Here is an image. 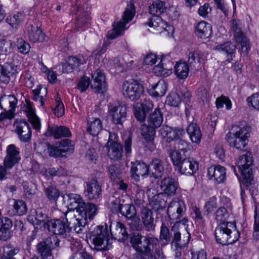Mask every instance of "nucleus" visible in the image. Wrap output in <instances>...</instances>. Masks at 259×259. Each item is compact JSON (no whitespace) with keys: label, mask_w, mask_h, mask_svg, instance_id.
<instances>
[{"label":"nucleus","mask_w":259,"mask_h":259,"mask_svg":"<svg viewBox=\"0 0 259 259\" xmlns=\"http://www.w3.org/2000/svg\"><path fill=\"white\" fill-rule=\"evenodd\" d=\"M210 25L205 21H201L195 27V34L200 38H206L210 34Z\"/></svg>","instance_id":"obj_39"},{"label":"nucleus","mask_w":259,"mask_h":259,"mask_svg":"<svg viewBox=\"0 0 259 259\" xmlns=\"http://www.w3.org/2000/svg\"><path fill=\"white\" fill-rule=\"evenodd\" d=\"M50 232L56 235H59L70 241L72 237L70 234V228L67 224L60 219L49 221L46 228Z\"/></svg>","instance_id":"obj_11"},{"label":"nucleus","mask_w":259,"mask_h":259,"mask_svg":"<svg viewBox=\"0 0 259 259\" xmlns=\"http://www.w3.org/2000/svg\"><path fill=\"white\" fill-rule=\"evenodd\" d=\"M215 49L220 53L225 55L227 58L226 61L228 62H230L233 60V58L235 57L236 46L230 41L217 45Z\"/></svg>","instance_id":"obj_24"},{"label":"nucleus","mask_w":259,"mask_h":259,"mask_svg":"<svg viewBox=\"0 0 259 259\" xmlns=\"http://www.w3.org/2000/svg\"><path fill=\"white\" fill-rule=\"evenodd\" d=\"M135 14V10L134 5L133 4L128 5L122 16L123 21H120L117 23H114L112 30L108 32L107 37L109 39H114L119 36L122 31L124 29L126 24L133 19Z\"/></svg>","instance_id":"obj_9"},{"label":"nucleus","mask_w":259,"mask_h":259,"mask_svg":"<svg viewBox=\"0 0 259 259\" xmlns=\"http://www.w3.org/2000/svg\"><path fill=\"white\" fill-rule=\"evenodd\" d=\"M163 120V114L160 109L157 108L154 111L151 113L147 119V123L149 125L155 128L160 126Z\"/></svg>","instance_id":"obj_34"},{"label":"nucleus","mask_w":259,"mask_h":259,"mask_svg":"<svg viewBox=\"0 0 259 259\" xmlns=\"http://www.w3.org/2000/svg\"><path fill=\"white\" fill-rule=\"evenodd\" d=\"M140 218L146 231H151L154 230L155 227V220L151 209L147 207L142 208Z\"/></svg>","instance_id":"obj_21"},{"label":"nucleus","mask_w":259,"mask_h":259,"mask_svg":"<svg viewBox=\"0 0 259 259\" xmlns=\"http://www.w3.org/2000/svg\"><path fill=\"white\" fill-rule=\"evenodd\" d=\"M250 136L249 127L235 125L226 135V140L231 147L241 150L247 145Z\"/></svg>","instance_id":"obj_3"},{"label":"nucleus","mask_w":259,"mask_h":259,"mask_svg":"<svg viewBox=\"0 0 259 259\" xmlns=\"http://www.w3.org/2000/svg\"><path fill=\"white\" fill-rule=\"evenodd\" d=\"M131 171L132 178L138 181L141 176H145L149 171V166L142 161L132 162Z\"/></svg>","instance_id":"obj_26"},{"label":"nucleus","mask_w":259,"mask_h":259,"mask_svg":"<svg viewBox=\"0 0 259 259\" xmlns=\"http://www.w3.org/2000/svg\"><path fill=\"white\" fill-rule=\"evenodd\" d=\"M108 174L111 180L113 182L120 180L121 179L120 170L115 165H110L109 167Z\"/></svg>","instance_id":"obj_60"},{"label":"nucleus","mask_w":259,"mask_h":259,"mask_svg":"<svg viewBox=\"0 0 259 259\" xmlns=\"http://www.w3.org/2000/svg\"><path fill=\"white\" fill-rule=\"evenodd\" d=\"M93 83L91 84V87L96 90V92L100 93L105 88V77L104 74L100 69H97L92 75Z\"/></svg>","instance_id":"obj_29"},{"label":"nucleus","mask_w":259,"mask_h":259,"mask_svg":"<svg viewBox=\"0 0 259 259\" xmlns=\"http://www.w3.org/2000/svg\"><path fill=\"white\" fill-rule=\"evenodd\" d=\"M21 159L19 149L14 144L7 146V154L4 160L5 167L12 168Z\"/></svg>","instance_id":"obj_16"},{"label":"nucleus","mask_w":259,"mask_h":259,"mask_svg":"<svg viewBox=\"0 0 259 259\" xmlns=\"http://www.w3.org/2000/svg\"><path fill=\"white\" fill-rule=\"evenodd\" d=\"M45 193L47 198L50 200H56L60 196L59 190L53 186L46 188Z\"/></svg>","instance_id":"obj_56"},{"label":"nucleus","mask_w":259,"mask_h":259,"mask_svg":"<svg viewBox=\"0 0 259 259\" xmlns=\"http://www.w3.org/2000/svg\"><path fill=\"white\" fill-rule=\"evenodd\" d=\"M16 45L19 52L21 54H26L30 51V45L23 38H18Z\"/></svg>","instance_id":"obj_54"},{"label":"nucleus","mask_w":259,"mask_h":259,"mask_svg":"<svg viewBox=\"0 0 259 259\" xmlns=\"http://www.w3.org/2000/svg\"><path fill=\"white\" fill-rule=\"evenodd\" d=\"M249 105L257 110H259V93L253 94L247 99Z\"/></svg>","instance_id":"obj_64"},{"label":"nucleus","mask_w":259,"mask_h":259,"mask_svg":"<svg viewBox=\"0 0 259 259\" xmlns=\"http://www.w3.org/2000/svg\"><path fill=\"white\" fill-rule=\"evenodd\" d=\"M167 91V85L163 80H160L157 83L152 85L149 90L150 95L155 97L164 96Z\"/></svg>","instance_id":"obj_37"},{"label":"nucleus","mask_w":259,"mask_h":259,"mask_svg":"<svg viewBox=\"0 0 259 259\" xmlns=\"http://www.w3.org/2000/svg\"><path fill=\"white\" fill-rule=\"evenodd\" d=\"M189 71L188 64L185 62H178L175 66V72L178 77L181 79L187 77Z\"/></svg>","instance_id":"obj_42"},{"label":"nucleus","mask_w":259,"mask_h":259,"mask_svg":"<svg viewBox=\"0 0 259 259\" xmlns=\"http://www.w3.org/2000/svg\"><path fill=\"white\" fill-rule=\"evenodd\" d=\"M89 211H83L81 213L76 214L72 211H67L63 213V219L65 220L68 226L70 228V234L72 231L76 233H80L87 224V220H91L95 215L90 216Z\"/></svg>","instance_id":"obj_5"},{"label":"nucleus","mask_w":259,"mask_h":259,"mask_svg":"<svg viewBox=\"0 0 259 259\" xmlns=\"http://www.w3.org/2000/svg\"><path fill=\"white\" fill-rule=\"evenodd\" d=\"M253 160L250 152H246L240 156L237 165L242 176V183L247 189L253 184L254 179L252 169Z\"/></svg>","instance_id":"obj_4"},{"label":"nucleus","mask_w":259,"mask_h":259,"mask_svg":"<svg viewBox=\"0 0 259 259\" xmlns=\"http://www.w3.org/2000/svg\"><path fill=\"white\" fill-rule=\"evenodd\" d=\"M240 237L235 223L227 222L220 224L215 230V237L218 243L223 245L232 244Z\"/></svg>","instance_id":"obj_2"},{"label":"nucleus","mask_w":259,"mask_h":259,"mask_svg":"<svg viewBox=\"0 0 259 259\" xmlns=\"http://www.w3.org/2000/svg\"><path fill=\"white\" fill-rule=\"evenodd\" d=\"M68 206L69 211L76 213H81L83 211H89L90 216L96 215L97 211V206L93 203H85L81 196L77 194L71 193L68 195Z\"/></svg>","instance_id":"obj_7"},{"label":"nucleus","mask_w":259,"mask_h":259,"mask_svg":"<svg viewBox=\"0 0 259 259\" xmlns=\"http://www.w3.org/2000/svg\"><path fill=\"white\" fill-rule=\"evenodd\" d=\"M54 113L58 117H62L65 113V109L63 102L58 95L55 98V108Z\"/></svg>","instance_id":"obj_53"},{"label":"nucleus","mask_w":259,"mask_h":259,"mask_svg":"<svg viewBox=\"0 0 259 259\" xmlns=\"http://www.w3.org/2000/svg\"><path fill=\"white\" fill-rule=\"evenodd\" d=\"M207 175L210 180L217 184L223 183L226 177V169L220 165H211L208 169Z\"/></svg>","instance_id":"obj_18"},{"label":"nucleus","mask_w":259,"mask_h":259,"mask_svg":"<svg viewBox=\"0 0 259 259\" xmlns=\"http://www.w3.org/2000/svg\"><path fill=\"white\" fill-rule=\"evenodd\" d=\"M120 209V213L127 219H133L136 216L137 211L135 206L133 204H122Z\"/></svg>","instance_id":"obj_43"},{"label":"nucleus","mask_w":259,"mask_h":259,"mask_svg":"<svg viewBox=\"0 0 259 259\" xmlns=\"http://www.w3.org/2000/svg\"><path fill=\"white\" fill-rule=\"evenodd\" d=\"M234 36L236 42L241 45V53L244 56H247L250 49L249 40L246 37L244 33L240 30L238 31H235Z\"/></svg>","instance_id":"obj_28"},{"label":"nucleus","mask_w":259,"mask_h":259,"mask_svg":"<svg viewBox=\"0 0 259 259\" xmlns=\"http://www.w3.org/2000/svg\"><path fill=\"white\" fill-rule=\"evenodd\" d=\"M58 147L60 149L63 156H64V153L67 151H73L74 149L73 146L71 145V141L67 139L60 142Z\"/></svg>","instance_id":"obj_59"},{"label":"nucleus","mask_w":259,"mask_h":259,"mask_svg":"<svg viewBox=\"0 0 259 259\" xmlns=\"http://www.w3.org/2000/svg\"><path fill=\"white\" fill-rule=\"evenodd\" d=\"M27 116L34 130L39 131L41 128L40 121L32 109H30Z\"/></svg>","instance_id":"obj_45"},{"label":"nucleus","mask_w":259,"mask_h":259,"mask_svg":"<svg viewBox=\"0 0 259 259\" xmlns=\"http://www.w3.org/2000/svg\"><path fill=\"white\" fill-rule=\"evenodd\" d=\"M108 149V155L111 159L118 160L123 156V147L119 144H113L111 145L106 146Z\"/></svg>","instance_id":"obj_33"},{"label":"nucleus","mask_w":259,"mask_h":259,"mask_svg":"<svg viewBox=\"0 0 259 259\" xmlns=\"http://www.w3.org/2000/svg\"><path fill=\"white\" fill-rule=\"evenodd\" d=\"M23 15L21 13H17L14 14L12 16H10L7 18L8 22L13 27H16L23 20Z\"/></svg>","instance_id":"obj_58"},{"label":"nucleus","mask_w":259,"mask_h":259,"mask_svg":"<svg viewBox=\"0 0 259 259\" xmlns=\"http://www.w3.org/2000/svg\"><path fill=\"white\" fill-rule=\"evenodd\" d=\"M102 193L101 185L97 179H92L85 182L84 193L91 200L99 199Z\"/></svg>","instance_id":"obj_14"},{"label":"nucleus","mask_w":259,"mask_h":259,"mask_svg":"<svg viewBox=\"0 0 259 259\" xmlns=\"http://www.w3.org/2000/svg\"><path fill=\"white\" fill-rule=\"evenodd\" d=\"M14 127L15 133L21 142L26 143L30 140L31 129L27 121L22 119H17L14 122Z\"/></svg>","instance_id":"obj_13"},{"label":"nucleus","mask_w":259,"mask_h":259,"mask_svg":"<svg viewBox=\"0 0 259 259\" xmlns=\"http://www.w3.org/2000/svg\"><path fill=\"white\" fill-rule=\"evenodd\" d=\"M19 251V249L17 247L8 245L5 248L2 259H15L14 256L17 254Z\"/></svg>","instance_id":"obj_50"},{"label":"nucleus","mask_w":259,"mask_h":259,"mask_svg":"<svg viewBox=\"0 0 259 259\" xmlns=\"http://www.w3.org/2000/svg\"><path fill=\"white\" fill-rule=\"evenodd\" d=\"M216 107L218 109L222 108L224 104L226 105L227 110H230L232 108V103L228 97L222 96L217 99L215 101Z\"/></svg>","instance_id":"obj_52"},{"label":"nucleus","mask_w":259,"mask_h":259,"mask_svg":"<svg viewBox=\"0 0 259 259\" xmlns=\"http://www.w3.org/2000/svg\"><path fill=\"white\" fill-rule=\"evenodd\" d=\"M130 243L138 254L155 255L158 259H165L159 248L158 240L154 237L134 232L131 235Z\"/></svg>","instance_id":"obj_1"},{"label":"nucleus","mask_w":259,"mask_h":259,"mask_svg":"<svg viewBox=\"0 0 259 259\" xmlns=\"http://www.w3.org/2000/svg\"><path fill=\"white\" fill-rule=\"evenodd\" d=\"M181 153V151H179V150L174 148H172L169 150V154L171 160L174 165L177 167L181 163L182 159L184 155V154H182Z\"/></svg>","instance_id":"obj_47"},{"label":"nucleus","mask_w":259,"mask_h":259,"mask_svg":"<svg viewBox=\"0 0 259 259\" xmlns=\"http://www.w3.org/2000/svg\"><path fill=\"white\" fill-rule=\"evenodd\" d=\"M253 238L257 241L259 240V210L255 208L254 210V222L253 227Z\"/></svg>","instance_id":"obj_63"},{"label":"nucleus","mask_w":259,"mask_h":259,"mask_svg":"<svg viewBox=\"0 0 259 259\" xmlns=\"http://www.w3.org/2000/svg\"><path fill=\"white\" fill-rule=\"evenodd\" d=\"M27 33L29 40L34 42L42 41L45 38V34L37 26L32 25L28 26Z\"/></svg>","instance_id":"obj_32"},{"label":"nucleus","mask_w":259,"mask_h":259,"mask_svg":"<svg viewBox=\"0 0 259 259\" xmlns=\"http://www.w3.org/2000/svg\"><path fill=\"white\" fill-rule=\"evenodd\" d=\"M173 148L179 150V151H181L184 154L185 152L190 150L192 148V146L190 144H188L185 141L180 140L175 142V146Z\"/></svg>","instance_id":"obj_55"},{"label":"nucleus","mask_w":259,"mask_h":259,"mask_svg":"<svg viewBox=\"0 0 259 259\" xmlns=\"http://www.w3.org/2000/svg\"><path fill=\"white\" fill-rule=\"evenodd\" d=\"M8 202V213L10 216L22 215L27 212L25 202L21 200L9 199Z\"/></svg>","instance_id":"obj_17"},{"label":"nucleus","mask_w":259,"mask_h":259,"mask_svg":"<svg viewBox=\"0 0 259 259\" xmlns=\"http://www.w3.org/2000/svg\"><path fill=\"white\" fill-rule=\"evenodd\" d=\"M12 222L7 217L0 219V240L6 241L11 236Z\"/></svg>","instance_id":"obj_27"},{"label":"nucleus","mask_w":259,"mask_h":259,"mask_svg":"<svg viewBox=\"0 0 259 259\" xmlns=\"http://www.w3.org/2000/svg\"><path fill=\"white\" fill-rule=\"evenodd\" d=\"M91 238L98 249L107 250L111 247L112 239L106 225L96 226L91 232Z\"/></svg>","instance_id":"obj_6"},{"label":"nucleus","mask_w":259,"mask_h":259,"mask_svg":"<svg viewBox=\"0 0 259 259\" xmlns=\"http://www.w3.org/2000/svg\"><path fill=\"white\" fill-rule=\"evenodd\" d=\"M46 177H61L66 175V170L62 167H50L45 170V174Z\"/></svg>","instance_id":"obj_48"},{"label":"nucleus","mask_w":259,"mask_h":259,"mask_svg":"<svg viewBox=\"0 0 259 259\" xmlns=\"http://www.w3.org/2000/svg\"><path fill=\"white\" fill-rule=\"evenodd\" d=\"M165 3L161 0H156L149 7V12L153 16L159 17L164 12L166 7Z\"/></svg>","instance_id":"obj_40"},{"label":"nucleus","mask_w":259,"mask_h":259,"mask_svg":"<svg viewBox=\"0 0 259 259\" xmlns=\"http://www.w3.org/2000/svg\"><path fill=\"white\" fill-rule=\"evenodd\" d=\"M45 135L53 136L54 138L57 139L62 137H70L71 136V133L67 127L53 125L48 126Z\"/></svg>","instance_id":"obj_22"},{"label":"nucleus","mask_w":259,"mask_h":259,"mask_svg":"<svg viewBox=\"0 0 259 259\" xmlns=\"http://www.w3.org/2000/svg\"><path fill=\"white\" fill-rule=\"evenodd\" d=\"M52 248L44 241L38 243L37 245V250L40 255V257L46 258L50 256L52 253Z\"/></svg>","instance_id":"obj_44"},{"label":"nucleus","mask_w":259,"mask_h":259,"mask_svg":"<svg viewBox=\"0 0 259 259\" xmlns=\"http://www.w3.org/2000/svg\"><path fill=\"white\" fill-rule=\"evenodd\" d=\"M163 194H159L153 196L150 202L152 208L156 212L160 213L166 205V201L163 198Z\"/></svg>","instance_id":"obj_36"},{"label":"nucleus","mask_w":259,"mask_h":259,"mask_svg":"<svg viewBox=\"0 0 259 259\" xmlns=\"http://www.w3.org/2000/svg\"><path fill=\"white\" fill-rule=\"evenodd\" d=\"M141 133L142 137L147 141V142H152L154 138L155 135V128L150 126L148 124H143L141 125Z\"/></svg>","instance_id":"obj_38"},{"label":"nucleus","mask_w":259,"mask_h":259,"mask_svg":"<svg viewBox=\"0 0 259 259\" xmlns=\"http://www.w3.org/2000/svg\"><path fill=\"white\" fill-rule=\"evenodd\" d=\"M18 102V99L14 95H5L0 98V108L4 111L14 113Z\"/></svg>","instance_id":"obj_23"},{"label":"nucleus","mask_w":259,"mask_h":259,"mask_svg":"<svg viewBox=\"0 0 259 259\" xmlns=\"http://www.w3.org/2000/svg\"><path fill=\"white\" fill-rule=\"evenodd\" d=\"M145 25H148L150 27H153L154 29L161 33L164 31H173L172 27L168 25L167 22L163 21L162 19L157 16H153L149 19L148 21L145 23Z\"/></svg>","instance_id":"obj_20"},{"label":"nucleus","mask_w":259,"mask_h":259,"mask_svg":"<svg viewBox=\"0 0 259 259\" xmlns=\"http://www.w3.org/2000/svg\"><path fill=\"white\" fill-rule=\"evenodd\" d=\"M194 161L193 158H187L184 159L178 167L180 171L186 175H193Z\"/></svg>","instance_id":"obj_35"},{"label":"nucleus","mask_w":259,"mask_h":259,"mask_svg":"<svg viewBox=\"0 0 259 259\" xmlns=\"http://www.w3.org/2000/svg\"><path fill=\"white\" fill-rule=\"evenodd\" d=\"M229 214L224 207L218 209L215 212V219L220 224L226 223V220L228 218Z\"/></svg>","instance_id":"obj_61"},{"label":"nucleus","mask_w":259,"mask_h":259,"mask_svg":"<svg viewBox=\"0 0 259 259\" xmlns=\"http://www.w3.org/2000/svg\"><path fill=\"white\" fill-rule=\"evenodd\" d=\"M12 50V42L10 40L3 39L0 40V55H7Z\"/></svg>","instance_id":"obj_49"},{"label":"nucleus","mask_w":259,"mask_h":259,"mask_svg":"<svg viewBox=\"0 0 259 259\" xmlns=\"http://www.w3.org/2000/svg\"><path fill=\"white\" fill-rule=\"evenodd\" d=\"M110 234L112 236H115V238H118L120 241H124L128 236V233L126 228L123 224L118 222L116 225L115 232H112L110 230Z\"/></svg>","instance_id":"obj_41"},{"label":"nucleus","mask_w":259,"mask_h":259,"mask_svg":"<svg viewBox=\"0 0 259 259\" xmlns=\"http://www.w3.org/2000/svg\"><path fill=\"white\" fill-rule=\"evenodd\" d=\"M178 187L177 181L170 177H167L161 182L160 189L162 193L168 196L174 195Z\"/></svg>","instance_id":"obj_25"},{"label":"nucleus","mask_w":259,"mask_h":259,"mask_svg":"<svg viewBox=\"0 0 259 259\" xmlns=\"http://www.w3.org/2000/svg\"><path fill=\"white\" fill-rule=\"evenodd\" d=\"M149 172L156 178L161 177L164 172V162L159 158H154L149 164Z\"/></svg>","instance_id":"obj_30"},{"label":"nucleus","mask_w":259,"mask_h":259,"mask_svg":"<svg viewBox=\"0 0 259 259\" xmlns=\"http://www.w3.org/2000/svg\"><path fill=\"white\" fill-rule=\"evenodd\" d=\"M190 234L187 232V239L183 241L182 243L181 240V233L179 232H176L174 234V238L172 239V245H174L176 249L182 248L187 245L190 241Z\"/></svg>","instance_id":"obj_46"},{"label":"nucleus","mask_w":259,"mask_h":259,"mask_svg":"<svg viewBox=\"0 0 259 259\" xmlns=\"http://www.w3.org/2000/svg\"><path fill=\"white\" fill-rule=\"evenodd\" d=\"M2 66L4 68L3 69L7 72L10 78L18 73L17 66L12 62L6 63Z\"/></svg>","instance_id":"obj_57"},{"label":"nucleus","mask_w":259,"mask_h":259,"mask_svg":"<svg viewBox=\"0 0 259 259\" xmlns=\"http://www.w3.org/2000/svg\"><path fill=\"white\" fill-rule=\"evenodd\" d=\"M108 113L114 123L121 124L126 115V107L119 101H113L108 105Z\"/></svg>","instance_id":"obj_10"},{"label":"nucleus","mask_w":259,"mask_h":259,"mask_svg":"<svg viewBox=\"0 0 259 259\" xmlns=\"http://www.w3.org/2000/svg\"><path fill=\"white\" fill-rule=\"evenodd\" d=\"M103 129L101 120L99 118H92L88 120L87 130L93 136H97Z\"/></svg>","instance_id":"obj_31"},{"label":"nucleus","mask_w":259,"mask_h":259,"mask_svg":"<svg viewBox=\"0 0 259 259\" xmlns=\"http://www.w3.org/2000/svg\"><path fill=\"white\" fill-rule=\"evenodd\" d=\"M27 221L34 226L35 228H47L49 223V217L41 209L31 210L30 213L27 216Z\"/></svg>","instance_id":"obj_15"},{"label":"nucleus","mask_w":259,"mask_h":259,"mask_svg":"<svg viewBox=\"0 0 259 259\" xmlns=\"http://www.w3.org/2000/svg\"><path fill=\"white\" fill-rule=\"evenodd\" d=\"M185 211L186 206L184 201L179 198H175L169 204L167 213L170 221L178 222L183 217Z\"/></svg>","instance_id":"obj_12"},{"label":"nucleus","mask_w":259,"mask_h":259,"mask_svg":"<svg viewBox=\"0 0 259 259\" xmlns=\"http://www.w3.org/2000/svg\"><path fill=\"white\" fill-rule=\"evenodd\" d=\"M162 137L167 142L180 139L184 133L182 128H172L168 126H163L159 131Z\"/></svg>","instance_id":"obj_19"},{"label":"nucleus","mask_w":259,"mask_h":259,"mask_svg":"<svg viewBox=\"0 0 259 259\" xmlns=\"http://www.w3.org/2000/svg\"><path fill=\"white\" fill-rule=\"evenodd\" d=\"M171 69L164 68L163 63L158 64L154 67L153 69V73L157 76H167L169 75V72H171Z\"/></svg>","instance_id":"obj_62"},{"label":"nucleus","mask_w":259,"mask_h":259,"mask_svg":"<svg viewBox=\"0 0 259 259\" xmlns=\"http://www.w3.org/2000/svg\"><path fill=\"white\" fill-rule=\"evenodd\" d=\"M181 97L175 92L171 93L166 98V102L168 105L178 107L181 103Z\"/></svg>","instance_id":"obj_51"},{"label":"nucleus","mask_w":259,"mask_h":259,"mask_svg":"<svg viewBox=\"0 0 259 259\" xmlns=\"http://www.w3.org/2000/svg\"><path fill=\"white\" fill-rule=\"evenodd\" d=\"M144 92L142 84L134 79L124 81L122 85V92L124 96L132 101L138 100Z\"/></svg>","instance_id":"obj_8"}]
</instances>
